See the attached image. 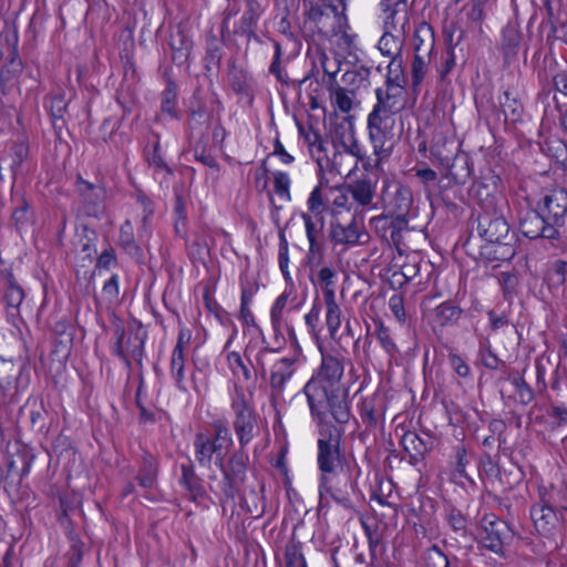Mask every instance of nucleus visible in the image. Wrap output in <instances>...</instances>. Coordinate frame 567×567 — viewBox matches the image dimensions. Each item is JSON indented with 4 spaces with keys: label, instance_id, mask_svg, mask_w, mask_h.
Listing matches in <instances>:
<instances>
[{
    "label": "nucleus",
    "instance_id": "f257e3e1",
    "mask_svg": "<svg viewBox=\"0 0 567 567\" xmlns=\"http://www.w3.org/2000/svg\"><path fill=\"white\" fill-rule=\"evenodd\" d=\"M478 236L485 241L481 255L489 261H507L515 256L514 235L504 215L496 208L484 209L477 215Z\"/></svg>",
    "mask_w": 567,
    "mask_h": 567
},
{
    "label": "nucleus",
    "instance_id": "f03ea898",
    "mask_svg": "<svg viewBox=\"0 0 567 567\" xmlns=\"http://www.w3.org/2000/svg\"><path fill=\"white\" fill-rule=\"evenodd\" d=\"M311 415L322 422L330 412L339 424L350 421L351 412L348 403V389L343 384L323 382L311 378L303 386Z\"/></svg>",
    "mask_w": 567,
    "mask_h": 567
},
{
    "label": "nucleus",
    "instance_id": "7ed1b4c3",
    "mask_svg": "<svg viewBox=\"0 0 567 567\" xmlns=\"http://www.w3.org/2000/svg\"><path fill=\"white\" fill-rule=\"evenodd\" d=\"M514 529L504 519L495 514H486L481 519V529L477 536H473L478 545L501 557L505 556L504 547L514 538Z\"/></svg>",
    "mask_w": 567,
    "mask_h": 567
},
{
    "label": "nucleus",
    "instance_id": "20e7f679",
    "mask_svg": "<svg viewBox=\"0 0 567 567\" xmlns=\"http://www.w3.org/2000/svg\"><path fill=\"white\" fill-rule=\"evenodd\" d=\"M341 431L329 424L319 431L317 464L321 475L334 474L342 466Z\"/></svg>",
    "mask_w": 567,
    "mask_h": 567
},
{
    "label": "nucleus",
    "instance_id": "39448f33",
    "mask_svg": "<svg viewBox=\"0 0 567 567\" xmlns=\"http://www.w3.org/2000/svg\"><path fill=\"white\" fill-rule=\"evenodd\" d=\"M248 460V454L243 446L229 456L226 464L223 457L219 458L218 465L223 473L220 503L235 499L239 495L240 486L246 480Z\"/></svg>",
    "mask_w": 567,
    "mask_h": 567
},
{
    "label": "nucleus",
    "instance_id": "423d86ee",
    "mask_svg": "<svg viewBox=\"0 0 567 567\" xmlns=\"http://www.w3.org/2000/svg\"><path fill=\"white\" fill-rule=\"evenodd\" d=\"M330 475H321L319 483L320 505L324 494H329L331 498L342 505L344 508H352L353 504L351 495L355 492V480L349 471H341Z\"/></svg>",
    "mask_w": 567,
    "mask_h": 567
},
{
    "label": "nucleus",
    "instance_id": "0eeeda50",
    "mask_svg": "<svg viewBox=\"0 0 567 567\" xmlns=\"http://www.w3.org/2000/svg\"><path fill=\"white\" fill-rule=\"evenodd\" d=\"M393 124L394 118L371 113L368 115L367 126L374 156L388 158L391 155L395 143L392 132Z\"/></svg>",
    "mask_w": 567,
    "mask_h": 567
},
{
    "label": "nucleus",
    "instance_id": "6e6552de",
    "mask_svg": "<svg viewBox=\"0 0 567 567\" xmlns=\"http://www.w3.org/2000/svg\"><path fill=\"white\" fill-rule=\"evenodd\" d=\"M555 494L548 495L544 489L539 491V502L530 507V518L537 533L544 537H550L559 526V516L555 511Z\"/></svg>",
    "mask_w": 567,
    "mask_h": 567
},
{
    "label": "nucleus",
    "instance_id": "1a4fd4ad",
    "mask_svg": "<svg viewBox=\"0 0 567 567\" xmlns=\"http://www.w3.org/2000/svg\"><path fill=\"white\" fill-rule=\"evenodd\" d=\"M231 409L235 412L234 430L239 441V445L245 447L252 439L257 425V415L254 409L246 400L243 390L236 388V396L231 402Z\"/></svg>",
    "mask_w": 567,
    "mask_h": 567
},
{
    "label": "nucleus",
    "instance_id": "9d476101",
    "mask_svg": "<svg viewBox=\"0 0 567 567\" xmlns=\"http://www.w3.org/2000/svg\"><path fill=\"white\" fill-rule=\"evenodd\" d=\"M536 207L553 229L563 234L561 228L567 219V190L563 188L550 190L537 202Z\"/></svg>",
    "mask_w": 567,
    "mask_h": 567
},
{
    "label": "nucleus",
    "instance_id": "9b49d317",
    "mask_svg": "<svg viewBox=\"0 0 567 567\" xmlns=\"http://www.w3.org/2000/svg\"><path fill=\"white\" fill-rule=\"evenodd\" d=\"M519 230L523 236L529 239L544 238L551 243L560 241L563 238L561 233H556L555 229L546 221L543 214L535 206L526 210L519 218Z\"/></svg>",
    "mask_w": 567,
    "mask_h": 567
},
{
    "label": "nucleus",
    "instance_id": "f8f14e48",
    "mask_svg": "<svg viewBox=\"0 0 567 567\" xmlns=\"http://www.w3.org/2000/svg\"><path fill=\"white\" fill-rule=\"evenodd\" d=\"M333 218L330 221L329 238L334 245H361L369 239V234L361 229L355 215L344 225L339 218L340 212L332 210Z\"/></svg>",
    "mask_w": 567,
    "mask_h": 567
},
{
    "label": "nucleus",
    "instance_id": "ddd939ff",
    "mask_svg": "<svg viewBox=\"0 0 567 567\" xmlns=\"http://www.w3.org/2000/svg\"><path fill=\"white\" fill-rule=\"evenodd\" d=\"M75 189L83 204L84 212L87 216L99 218L104 210V200L106 190L102 184H94L78 175L75 181Z\"/></svg>",
    "mask_w": 567,
    "mask_h": 567
},
{
    "label": "nucleus",
    "instance_id": "4468645a",
    "mask_svg": "<svg viewBox=\"0 0 567 567\" xmlns=\"http://www.w3.org/2000/svg\"><path fill=\"white\" fill-rule=\"evenodd\" d=\"M377 103L371 114L393 118V115L400 113L405 107V89L398 86L378 87L375 90Z\"/></svg>",
    "mask_w": 567,
    "mask_h": 567
},
{
    "label": "nucleus",
    "instance_id": "2eb2a0df",
    "mask_svg": "<svg viewBox=\"0 0 567 567\" xmlns=\"http://www.w3.org/2000/svg\"><path fill=\"white\" fill-rule=\"evenodd\" d=\"M272 355H268L267 363H271L269 371V386L270 395L272 399L280 398L286 389V383L295 373V364L298 361L296 355L285 357L280 359H272Z\"/></svg>",
    "mask_w": 567,
    "mask_h": 567
},
{
    "label": "nucleus",
    "instance_id": "dca6fc26",
    "mask_svg": "<svg viewBox=\"0 0 567 567\" xmlns=\"http://www.w3.org/2000/svg\"><path fill=\"white\" fill-rule=\"evenodd\" d=\"M28 369V362L19 360H4L0 358V389L9 391L14 389L19 391L28 384V377H24V371Z\"/></svg>",
    "mask_w": 567,
    "mask_h": 567
},
{
    "label": "nucleus",
    "instance_id": "f3484780",
    "mask_svg": "<svg viewBox=\"0 0 567 567\" xmlns=\"http://www.w3.org/2000/svg\"><path fill=\"white\" fill-rule=\"evenodd\" d=\"M236 58L231 56L227 61V81L230 89L237 95H243L249 100H254V79L244 69L237 65Z\"/></svg>",
    "mask_w": 567,
    "mask_h": 567
},
{
    "label": "nucleus",
    "instance_id": "a211bd4d",
    "mask_svg": "<svg viewBox=\"0 0 567 567\" xmlns=\"http://www.w3.org/2000/svg\"><path fill=\"white\" fill-rule=\"evenodd\" d=\"M226 45V39L218 37L210 29L205 35V54L203 58L204 70L209 73L212 71H218L221 65L224 56V48Z\"/></svg>",
    "mask_w": 567,
    "mask_h": 567
},
{
    "label": "nucleus",
    "instance_id": "6ab92c4d",
    "mask_svg": "<svg viewBox=\"0 0 567 567\" xmlns=\"http://www.w3.org/2000/svg\"><path fill=\"white\" fill-rule=\"evenodd\" d=\"M497 181H499V177L492 175L488 179L484 177L480 181H475L468 188V196L476 200L482 210L495 208L494 203Z\"/></svg>",
    "mask_w": 567,
    "mask_h": 567
},
{
    "label": "nucleus",
    "instance_id": "aec40b11",
    "mask_svg": "<svg viewBox=\"0 0 567 567\" xmlns=\"http://www.w3.org/2000/svg\"><path fill=\"white\" fill-rule=\"evenodd\" d=\"M1 279L4 287V301L7 303L8 315L17 317L19 315V307L24 299V290L11 270H2Z\"/></svg>",
    "mask_w": 567,
    "mask_h": 567
},
{
    "label": "nucleus",
    "instance_id": "412c9836",
    "mask_svg": "<svg viewBox=\"0 0 567 567\" xmlns=\"http://www.w3.org/2000/svg\"><path fill=\"white\" fill-rule=\"evenodd\" d=\"M344 365L343 359L337 354L322 353L321 364L311 378H318L323 382H331L332 384H343Z\"/></svg>",
    "mask_w": 567,
    "mask_h": 567
},
{
    "label": "nucleus",
    "instance_id": "4be33fe9",
    "mask_svg": "<svg viewBox=\"0 0 567 567\" xmlns=\"http://www.w3.org/2000/svg\"><path fill=\"white\" fill-rule=\"evenodd\" d=\"M498 102L506 122L517 123L522 120L524 105L517 89L513 86L505 87L498 97Z\"/></svg>",
    "mask_w": 567,
    "mask_h": 567
},
{
    "label": "nucleus",
    "instance_id": "5701e85b",
    "mask_svg": "<svg viewBox=\"0 0 567 567\" xmlns=\"http://www.w3.org/2000/svg\"><path fill=\"white\" fill-rule=\"evenodd\" d=\"M385 412V399L380 393H374L362 400L360 415L368 427H377Z\"/></svg>",
    "mask_w": 567,
    "mask_h": 567
},
{
    "label": "nucleus",
    "instance_id": "b1692460",
    "mask_svg": "<svg viewBox=\"0 0 567 567\" xmlns=\"http://www.w3.org/2000/svg\"><path fill=\"white\" fill-rule=\"evenodd\" d=\"M270 319H271V326H272V329L275 332V343L277 344V347L272 348L269 346H265L258 351V353L256 355L257 369L262 379H266V375H267V368H266L267 357L278 353L281 350L282 344H285V342H286L285 337L281 334L282 315L276 313V316H275V313H270Z\"/></svg>",
    "mask_w": 567,
    "mask_h": 567
},
{
    "label": "nucleus",
    "instance_id": "393cba45",
    "mask_svg": "<svg viewBox=\"0 0 567 567\" xmlns=\"http://www.w3.org/2000/svg\"><path fill=\"white\" fill-rule=\"evenodd\" d=\"M171 60L177 66H183L188 62L193 50V41L184 30L177 29L171 33L169 38Z\"/></svg>",
    "mask_w": 567,
    "mask_h": 567
},
{
    "label": "nucleus",
    "instance_id": "a878e982",
    "mask_svg": "<svg viewBox=\"0 0 567 567\" xmlns=\"http://www.w3.org/2000/svg\"><path fill=\"white\" fill-rule=\"evenodd\" d=\"M195 458L200 466L209 467L213 455H217V461L223 457L220 455L221 444H216L213 439L205 433H197L194 440Z\"/></svg>",
    "mask_w": 567,
    "mask_h": 567
},
{
    "label": "nucleus",
    "instance_id": "bb28decb",
    "mask_svg": "<svg viewBox=\"0 0 567 567\" xmlns=\"http://www.w3.org/2000/svg\"><path fill=\"white\" fill-rule=\"evenodd\" d=\"M441 168L452 176L454 184L464 185L472 174V161L466 153L460 151Z\"/></svg>",
    "mask_w": 567,
    "mask_h": 567
},
{
    "label": "nucleus",
    "instance_id": "cd10ccee",
    "mask_svg": "<svg viewBox=\"0 0 567 567\" xmlns=\"http://www.w3.org/2000/svg\"><path fill=\"white\" fill-rule=\"evenodd\" d=\"M460 152V144L454 138H449L444 134H436L431 145V154L439 162L440 166L443 167L449 164Z\"/></svg>",
    "mask_w": 567,
    "mask_h": 567
},
{
    "label": "nucleus",
    "instance_id": "c85d7f7f",
    "mask_svg": "<svg viewBox=\"0 0 567 567\" xmlns=\"http://www.w3.org/2000/svg\"><path fill=\"white\" fill-rule=\"evenodd\" d=\"M522 42V33L514 23L506 24L502 30L501 49L506 61H509L518 54Z\"/></svg>",
    "mask_w": 567,
    "mask_h": 567
},
{
    "label": "nucleus",
    "instance_id": "c756f323",
    "mask_svg": "<svg viewBox=\"0 0 567 567\" xmlns=\"http://www.w3.org/2000/svg\"><path fill=\"white\" fill-rule=\"evenodd\" d=\"M158 473V463L154 455L144 451L136 480L143 488H153Z\"/></svg>",
    "mask_w": 567,
    "mask_h": 567
},
{
    "label": "nucleus",
    "instance_id": "7c9ffc66",
    "mask_svg": "<svg viewBox=\"0 0 567 567\" xmlns=\"http://www.w3.org/2000/svg\"><path fill=\"white\" fill-rule=\"evenodd\" d=\"M181 471L182 476L179 483L192 494L193 499L206 496L203 481L196 474L193 461L188 460V463L182 464Z\"/></svg>",
    "mask_w": 567,
    "mask_h": 567
},
{
    "label": "nucleus",
    "instance_id": "2f4dec72",
    "mask_svg": "<svg viewBox=\"0 0 567 567\" xmlns=\"http://www.w3.org/2000/svg\"><path fill=\"white\" fill-rule=\"evenodd\" d=\"M21 415H27L32 430L42 432L47 429L49 414L42 402L37 400L28 401L24 406L20 409Z\"/></svg>",
    "mask_w": 567,
    "mask_h": 567
},
{
    "label": "nucleus",
    "instance_id": "473e14b6",
    "mask_svg": "<svg viewBox=\"0 0 567 567\" xmlns=\"http://www.w3.org/2000/svg\"><path fill=\"white\" fill-rule=\"evenodd\" d=\"M414 53L433 54L434 53V31L432 27L422 22L413 34Z\"/></svg>",
    "mask_w": 567,
    "mask_h": 567
},
{
    "label": "nucleus",
    "instance_id": "72a5a7b5",
    "mask_svg": "<svg viewBox=\"0 0 567 567\" xmlns=\"http://www.w3.org/2000/svg\"><path fill=\"white\" fill-rule=\"evenodd\" d=\"M32 457L28 454H18L16 456H7L4 458L6 470L4 481L9 478H18L19 481L29 472Z\"/></svg>",
    "mask_w": 567,
    "mask_h": 567
},
{
    "label": "nucleus",
    "instance_id": "f704fd0d",
    "mask_svg": "<svg viewBox=\"0 0 567 567\" xmlns=\"http://www.w3.org/2000/svg\"><path fill=\"white\" fill-rule=\"evenodd\" d=\"M352 198L361 206H369L374 196V184L370 178H360L348 185Z\"/></svg>",
    "mask_w": 567,
    "mask_h": 567
},
{
    "label": "nucleus",
    "instance_id": "c9c22d12",
    "mask_svg": "<svg viewBox=\"0 0 567 567\" xmlns=\"http://www.w3.org/2000/svg\"><path fill=\"white\" fill-rule=\"evenodd\" d=\"M463 309L454 301H444L434 309L435 321L441 326H453L462 317Z\"/></svg>",
    "mask_w": 567,
    "mask_h": 567
},
{
    "label": "nucleus",
    "instance_id": "e433bc0d",
    "mask_svg": "<svg viewBox=\"0 0 567 567\" xmlns=\"http://www.w3.org/2000/svg\"><path fill=\"white\" fill-rule=\"evenodd\" d=\"M463 33L464 32L461 31L456 42L453 43V32L451 30H449L447 28L444 29L447 50L442 55V63H441V66L439 68V73H440L441 80H444L445 76L453 70V68L455 65L454 47H456L461 42V40L463 38Z\"/></svg>",
    "mask_w": 567,
    "mask_h": 567
},
{
    "label": "nucleus",
    "instance_id": "4c0bfd02",
    "mask_svg": "<svg viewBox=\"0 0 567 567\" xmlns=\"http://www.w3.org/2000/svg\"><path fill=\"white\" fill-rule=\"evenodd\" d=\"M401 444L408 454L425 456L432 449L431 441H424L415 432H406L401 440Z\"/></svg>",
    "mask_w": 567,
    "mask_h": 567
},
{
    "label": "nucleus",
    "instance_id": "58836bf2",
    "mask_svg": "<svg viewBox=\"0 0 567 567\" xmlns=\"http://www.w3.org/2000/svg\"><path fill=\"white\" fill-rule=\"evenodd\" d=\"M567 277V261L557 259L555 260L545 275V282L550 290L558 289L564 286Z\"/></svg>",
    "mask_w": 567,
    "mask_h": 567
},
{
    "label": "nucleus",
    "instance_id": "ea45409f",
    "mask_svg": "<svg viewBox=\"0 0 567 567\" xmlns=\"http://www.w3.org/2000/svg\"><path fill=\"white\" fill-rule=\"evenodd\" d=\"M23 64L21 59L18 56L17 51L13 50L11 58L3 65L0 73V81L6 85H13L20 74L22 73Z\"/></svg>",
    "mask_w": 567,
    "mask_h": 567
},
{
    "label": "nucleus",
    "instance_id": "a19ab883",
    "mask_svg": "<svg viewBox=\"0 0 567 567\" xmlns=\"http://www.w3.org/2000/svg\"><path fill=\"white\" fill-rule=\"evenodd\" d=\"M446 522L455 534L461 537L471 536L473 538L474 535L468 529V518L461 509L451 507L446 513Z\"/></svg>",
    "mask_w": 567,
    "mask_h": 567
},
{
    "label": "nucleus",
    "instance_id": "79ce46f5",
    "mask_svg": "<svg viewBox=\"0 0 567 567\" xmlns=\"http://www.w3.org/2000/svg\"><path fill=\"white\" fill-rule=\"evenodd\" d=\"M118 244L125 250V252L128 254L130 256H132V257L142 256V250L134 239L133 227L128 220H126L121 226Z\"/></svg>",
    "mask_w": 567,
    "mask_h": 567
},
{
    "label": "nucleus",
    "instance_id": "37998d69",
    "mask_svg": "<svg viewBox=\"0 0 567 567\" xmlns=\"http://www.w3.org/2000/svg\"><path fill=\"white\" fill-rule=\"evenodd\" d=\"M70 549L66 553L68 566L79 567L82 563L83 555L90 549L84 542L74 533H69Z\"/></svg>",
    "mask_w": 567,
    "mask_h": 567
},
{
    "label": "nucleus",
    "instance_id": "c03bdc74",
    "mask_svg": "<svg viewBox=\"0 0 567 567\" xmlns=\"http://www.w3.org/2000/svg\"><path fill=\"white\" fill-rule=\"evenodd\" d=\"M326 305V324L329 331V334L332 339L336 338L337 331L341 324V310L339 305L336 301V297L324 299Z\"/></svg>",
    "mask_w": 567,
    "mask_h": 567
},
{
    "label": "nucleus",
    "instance_id": "a18cd8bd",
    "mask_svg": "<svg viewBox=\"0 0 567 567\" xmlns=\"http://www.w3.org/2000/svg\"><path fill=\"white\" fill-rule=\"evenodd\" d=\"M403 61L399 53L393 55L390 64L388 65V74L385 79V85L404 87L405 75L403 71Z\"/></svg>",
    "mask_w": 567,
    "mask_h": 567
},
{
    "label": "nucleus",
    "instance_id": "49530a36",
    "mask_svg": "<svg viewBox=\"0 0 567 567\" xmlns=\"http://www.w3.org/2000/svg\"><path fill=\"white\" fill-rule=\"evenodd\" d=\"M413 203L412 192L409 187L403 185H398L396 190L393 195V199L391 205L393 207L394 214H405L408 215Z\"/></svg>",
    "mask_w": 567,
    "mask_h": 567
},
{
    "label": "nucleus",
    "instance_id": "de8ad7c7",
    "mask_svg": "<svg viewBox=\"0 0 567 567\" xmlns=\"http://www.w3.org/2000/svg\"><path fill=\"white\" fill-rule=\"evenodd\" d=\"M176 100L177 84L173 80H168L165 90L162 92L161 110L163 113H166L174 118H178Z\"/></svg>",
    "mask_w": 567,
    "mask_h": 567
},
{
    "label": "nucleus",
    "instance_id": "09e8293b",
    "mask_svg": "<svg viewBox=\"0 0 567 567\" xmlns=\"http://www.w3.org/2000/svg\"><path fill=\"white\" fill-rule=\"evenodd\" d=\"M29 156V145L24 142L14 143L11 147L10 169L16 178L23 173V163Z\"/></svg>",
    "mask_w": 567,
    "mask_h": 567
},
{
    "label": "nucleus",
    "instance_id": "8fccbe9b",
    "mask_svg": "<svg viewBox=\"0 0 567 567\" xmlns=\"http://www.w3.org/2000/svg\"><path fill=\"white\" fill-rule=\"evenodd\" d=\"M186 247H187V254H188L190 260L194 262L195 261L204 262L206 257L209 255V248L206 243V239L199 233L194 234V240L190 244H188V241H187Z\"/></svg>",
    "mask_w": 567,
    "mask_h": 567
},
{
    "label": "nucleus",
    "instance_id": "3c124183",
    "mask_svg": "<svg viewBox=\"0 0 567 567\" xmlns=\"http://www.w3.org/2000/svg\"><path fill=\"white\" fill-rule=\"evenodd\" d=\"M145 159L148 163L150 166H153L155 169H162L165 171L167 175H173L174 171L171 166L167 165V163L164 161L162 155V150L159 142L156 141L152 144L151 148L148 146L145 151Z\"/></svg>",
    "mask_w": 567,
    "mask_h": 567
},
{
    "label": "nucleus",
    "instance_id": "603ef678",
    "mask_svg": "<svg viewBox=\"0 0 567 567\" xmlns=\"http://www.w3.org/2000/svg\"><path fill=\"white\" fill-rule=\"evenodd\" d=\"M508 380L515 388L518 402L523 405L529 404L534 400V391L518 372L509 374Z\"/></svg>",
    "mask_w": 567,
    "mask_h": 567
},
{
    "label": "nucleus",
    "instance_id": "864d4df0",
    "mask_svg": "<svg viewBox=\"0 0 567 567\" xmlns=\"http://www.w3.org/2000/svg\"><path fill=\"white\" fill-rule=\"evenodd\" d=\"M433 54H424V53H414V59L412 62V87L416 90V87L422 83L426 66L431 62Z\"/></svg>",
    "mask_w": 567,
    "mask_h": 567
},
{
    "label": "nucleus",
    "instance_id": "5fc2aeb1",
    "mask_svg": "<svg viewBox=\"0 0 567 567\" xmlns=\"http://www.w3.org/2000/svg\"><path fill=\"white\" fill-rule=\"evenodd\" d=\"M491 8L478 0H470L464 7L467 21L474 24H482L487 17V10Z\"/></svg>",
    "mask_w": 567,
    "mask_h": 567
},
{
    "label": "nucleus",
    "instance_id": "6e6d98bb",
    "mask_svg": "<svg viewBox=\"0 0 567 567\" xmlns=\"http://www.w3.org/2000/svg\"><path fill=\"white\" fill-rule=\"evenodd\" d=\"M285 557L287 567H307L300 543L291 542L287 544Z\"/></svg>",
    "mask_w": 567,
    "mask_h": 567
},
{
    "label": "nucleus",
    "instance_id": "4d7b16f0",
    "mask_svg": "<svg viewBox=\"0 0 567 567\" xmlns=\"http://www.w3.org/2000/svg\"><path fill=\"white\" fill-rule=\"evenodd\" d=\"M146 333L142 334L136 333L132 339L131 337L126 340V346L128 350L130 359H134L136 363L142 367V361L144 357V344H145Z\"/></svg>",
    "mask_w": 567,
    "mask_h": 567
},
{
    "label": "nucleus",
    "instance_id": "13d9d810",
    "mask_svg": "<svg viewBox=\"0 0 567 567\" xmlns=\"http://www.w3.org/2000/svg\"><path fill=\"white\" fill-rule=\"evenodd\" d=\"M553 102L555 99L559 102H567V70L558 71L551 78Z\"/></svg>",
    "mask_w": 567,
    "mask_h": 567
},
{
    "label": "nucleus",
    "instance_id": "bf43d9fd",
    "mask_svg": "<svg viewBox=\"0 0 567 567\" xmlns=\"http://www.w3.org/2000/svg\"><path fill=\"white\" fill-rule=\"evenodd\" d=\"M114 336L116 338V341L114 346L112 347V352L116 357H118L125 365L130 369L132 365V361L130 359V355L124 350V339H125V328L123 324H116L114 328Z\"/></svg>",
    "mask_w": 567,
    "mask_h": 567
},
{
    "label": "nucleus",
    "instance_id": "052dcab7",
    "mask_svg": "<svg viewBox=\"0 0 567 567\" xmlns=\"http://www.w3.org/2000/svg\"><path fill=\"white\" fill-rule=\"evenodd\" d=\"M184 369H185V357L184 354L172 353L171 358V372L175 379L176 386L182 391H187L184 384Z\"/></svg>",
    "mask_w": 567,
    "mask_h": 567
},
{
    "label": "nucleus",
    "instance_id": "680f3d73",
    "mask_svg": "<svg viewBox=\"0 0 567 567\" xmlns=\"http://www.w3.org/2000/svg\"><path fill=\"white\" fill-rule=\"evenodd\" d=\"M336 271L330 267H323L318 272V279L323 290V298L336 297L333 278Z\"/></svg>",
    "mask_w": 567,
    "mask_h": 567
},
{
    "label": "nucleus",
    "instance_id": "e2e57ef3",
    "mask_svg": "<svg viewBox=\"0 0 567 567\" xmlns=\"http://www.w3.org/2000/svg\"><path fill=\"white\" fill-rule=\"evenodd\" d=\"M97 239V235L95 230L89 228L87 226H83L82 228V237L80 239L81 251L85 254V257L92 259L93 255L96 254L95 241Z\"/></svg>",
    "mask_w": 567,
    "mask_h": 567
},
{
    "label": "nucleus",
    "instance_id": "0e129e2a",
    "mask_svg": "<svg viewBox=\"0 0 567 567\" xmlns=\"http://www.w3.org/2000/svg\"><path fill=\"white\" fill-rule=\"evenodd\" d=\"M390 238L394 244H398L401 239V233L408 229V218L405 214H395L390 216Z\"/></svg>",
    "mask_w": 567,
    "mask_h": 567
},
{
    "label": "nucleus",
    "instance_id": "69168bd1",
    "mask_svg": "<svg viewBox=\"0 0 567 567\" xmlns=\"http://www.w3.org/2000/svg\"><path fill=\"white\" fill-rule=\"evenodd\" d=\"M374 323H375V334H377V338L380 341L382 348L389 354H393L396 351V346L390 336L389 328H386L381 320H378Z\"/></svg>",
    "mask_w": 567,
    "mask_h": 567
},
{
    "label": "nucleus",
    "instance_id": "338daca9",
    "mask_svg": "<svg viewBox=\"0 0 567 567\" xmlns=\"http://www.w3.org/2000/svg\"><path fill=\"white\" fill-rule=\"evenodd\" d=\"M227 362L235 375H237L240 372L245 381L251 379V372L249 368L245 364L244 360L241 359L238 352L233 351L228 353Z\"/></svg>",
    "mask_w": 567,
    "mask_h": 567
},
{
    "label": "nucleus",
    "instance_id": "774afa93",
    "mask_svg": "<svg viewBox=\"0 0 567 567\" xmlns=\"http://www.w3.org/2000/svg\"><path fill=\"white\" fill-rule=\"evenodd\" d=\"M425 561L427 567H450L447 556L437 547V545H433L427 549Z\"/></svg>",
    "mask_w": 567,
    "mask_h": 567
}]
</instances>
